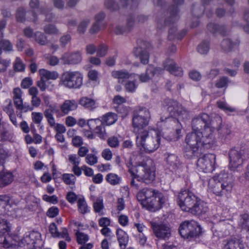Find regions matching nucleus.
<instances>
[{
    "mask_svg": "<svg viewBox=\"0 0 249 249\" xmlns=\"http://www.w3.org/2000/svg\"><path fill=\"white\" fill-rule=\"evenodd\" d=\"M163 66L165 70L175 76H181L183 74L182 69L178 66L172 59H167L163 62Z\"/></svg>",
    "mask_w": 249,
    "mask_h": 249,
    "instance_id": "21",
    "label": "nucleus"
},
{
    "mask_svg": "<svg viewBox=\"0 0 249 249\" xmlns=\"http://www.w3.org/2000/svg\"><path fill=\"white\" fill-rule=\"evenodd\" d=\"M137 21L133 15H129L126 19V27L127 31L130 32L134 28Z\"/></svg>",
    "mask_w": 249,
    "mask_h": 249,
    "instance_id": "46",
    "label": "nucleus"
},
{
    "mask_svg": "<svg viewBox=\"0 0 249 249\" xmlns=\"http://www.w3.org/2000/svg\"><path fill=\"white\" fill-rule=\"evenodd\" d=\"M233 186V176L223 171L209 180L208 191L215 195L217 200L222 201L227 199Z\"/></svg>",
    "mask_w": 249,
    "mask_h": 249,
    "instance_id": "2",
    "label": "nucleus"
},
{
    "mask_svg": "<svg viewBox=\"0 0 249 249\" xmlns=\"http://www.w3.org/2000/svg\"><path fill=\"white\" fill-rule=\"evenodd\" d=\"M86 161L90 165H94L97 162V157L93 154H88L86 157Z\"/></svg>",
    "mask_w": 249,
    "mask_h": 249,
    "instance_id": "61",
    "label": "nucleus"
},
{
    "mask_svg": "<svg viewBox=\"0 0 249 249\" xmlns=\"http://www.w3.org/2000/svg\"><path fill=\"white\" fill-rule=\"evenodd\" d=\"M38 11L41 14L46 16L45 20L47 21H52L54 18V15L50 12V10L48 8L40 7L39 8Z\"/></svg>",
    "mask_w": 249,
    "mask_h": 249,
    "instance_id": "48",
    "label": "nucleus"
},
{
    "mask_svg": "<svg viewBox=\"0 0 249 249\" xmlns=\"http://www.w3.org/2000/svg\"><path fill=\"white\" fill-rule=\"evenodd\" d=\"M208 211L207 204L198 199L197 203L194 205L189 213L193 215H201L205 214Z\"/></svg>",
    "mask_w": 249,
    "mask_h": 249,
    "instance_id": "25",
    "label": "nucleus"
},
{
    "mask_svg": "<svg viewBox=\"0 0 249 249\" xmlns=\"http://www.w3.org/2000/svg\"><path fill=\"white\" fill-rule=\"evenodd\" d=\"M44 32L48 34H58L59 32V30L57 29V28L53 24H49L48 25L45 26L44 27Z\"/></svg>",
    "mask_w": 249,
    "mask_h": 249,
    "instance_id": "54",
    "label": "nucleus"
},
{
    "mask_svg": "<svg viewBox=\"0 0 249 249\" xmlns=\"http://www.w3.org/2000/svg\"><path fill=\"white\" fill-rule=\"evenodd\" d=\"M59 112V108L56 105H50L44 110V115L50 126H53L55 124V119L53 114L58 113Z\"/></svg>",
    "mask_w": 249,
    "mask_h": 249,
    "instance_id": "22",
    "label": "nucleus"
},
{
    "mask_svg": "<svg viewBox=\"0 0 249 249\" xmlns=\"http://www.w3.org/2000/svg\"><path fill=\"white\" fill-rule=\"evenodd\" d=\"M170 17L164 21V25H168L171 23H174L178 19V9L177 6L173 5L169 7Z\"/></svg>",
    "mask_w": 249,
    "mask_h": 249,
    "instance_id": "28",
    "label": "nucleus"
},
{
    "mask_svg": "<svg viewBox=\"0 0 249 249\" xmlns=\"http://www.w3.org/2000/svg\"><path fill=\"white\" fill-rule=\"evenodd\" d=\"M152 164L153 161L149 160L146 162H142L128 170L131 178L130 185L132 187L137 189L139 188V185L135 179L138 182L146 184L151 183L154 180L155 173V169L152 166Z\"/></svg>",
    "mask_w": 249,
    "mask_h": 249,
    "instance_id": "3",
    "label": "nucleus"
},
{
    "mask_svg": "<svg viewBox=\"0 0 249 249\" xmlns=\"http://www.w3.org/2000/svg\"><path fill=\"white\" fill-rule=\"evenodd\" d=\"M6 156L5 151L0 147V172L4 170V164Z\"/></svg>",
    "mask_w": 249,
    "mask_h": 249,
    "instance_id": "60",
    "label": "nucleus"
},
{
    "mask_svg": "<svg viewBox=\"0 0 249 249\" xmlns=\"http://www.w3.org/2000/svg\"><path fill=\"white\" fill-rule=\"evenodd\" d=\"M224 249H244V247L240 240L232 237L227 241Z\"/></svg>",
    "mask_w": 249,
    "mask_h": 249,
    "instance_id": "27",
    "label": "nucleus"
},
{
    "mask_svg": "<svg viewBox=\"0 0 249 249\" xmlns=\"http://www.w3.org/2000/svg\"><path fill=\"white\" fill-rule=\"evenodd\" d=\"M108 145L112 148H117L119 145V141L115 136L109 137L107 141Z\"/></svg>",
    "mask_w": 249,
    "mask_h": 249,
    "instance_id": "57",
    "label": "nucleus"
},
{
    "mask_svg": "<svg viewBox=\"0 0 249 249\" xmlns=\"http://www.w3.org/2000/svg\"><path fill=\"white\" fill-rule=\"evenodd\" d=\"M208 30L213 34L219 33L222 36H225L227 33V30L224 26H219L216 24L210 23L207 25Z\"/></svg>",
    "mask_w": 249,
    "mask_h": 249,
    "instance_id": "34",
    "label": "nucleus"
},
{
    "mask_svg": "<svg viewBox=\"0 0 249 249\" xmlns=\"http://www.w3.org/2000/svg\"><path fill=\"white\" fill-rule=\"evenodd\" d=\"M9 231L6 221L3 220L0 221V233L8 234Z\"/></svg>",
    "mask_w": 249,
    "mask_h": 249,
    "instance_id": "63",
    "label": "nucleus"
},
{
    "mask_svg": "<svg viewBox=\"0 0 249 249\" xmlns=\"http://www.w3.org/2000/svg\"><path fill=\"white\" fill-rule=\"evenodd\" d=\"M35 36L36 41L41 45H45L48 43L47 36L41 32H36Z\"/></svg>",
    "mask_w": 249,
    "mask_h": 249,
    "instance_id": "45",
    "label": "nucleus"
},
{
    "mask_svg": "<svg viewBox=\"0 0 249 249\" xmlns=\"http://www.w3.org/2000/svg\"><path fill=\"white\" fill-rule=\"evenodd\" d=\"M177 32V28L176 27H172L169 29L168 38L169 40H174L177 39L181 40L187 33V30L183 29L179 33Z\"/></svg>",
    "mask_w": 249,
    "mask_h": 249,
    "instance_id": "32",
    "label": "nucleus"
},
{
    "mask_svg": "<svg viewBox=\"0 0 249 249\" xmlns=\"http://www.w3.org/2000/svg\"><path fill=\"white\" fill-rule=\"evenodd\" d=\"M78 104L75 100H66L60 106V110L64 115L68 114L70 111L75 110Z\"/></svg>",
    "mask_w": 249,
    "mask_h": 249,
    "instance_id": "23",
    "label": "nucleus"
},
{
    "mask_svg": "<svg viewBox=\"0 0 249 249\" xmlns=\"http://www.w3.org/2000/svg\"><path fill=\"white\" fill-rule=\"evenodd\" d=\"M78 209L82 214H85L89 212L85 198L83 197H79L77 201Z\"/></svg>",
    "mask_w": 249,
    "mask_h": 249,
    "instance_id": "40",
    "label": "nucleus"
},
{
    "mask_svg": "<svg viewBox=\"0 0 249 249\" xmlns=\"http://www.w3.org/2000/svg\"><path fill=\"white\" fill-rule=\"evenodd\" d=\"M117 120V116L116 114L108 112L103 116L102 118V122L107 125L112 124Z\"/></svg>",
    "mask_w": 249,
    "mask_h": 249,
    "instance_id": "38",
    "label": "nucleus"
},
{
    "mask_svg": "<svg viewBox=\"0 0 249 249\" xmlns=\"http://www.w3.org/2000/svg\"><path fill=\"white\" fill-rule=\"evenodd\" d=\"M3 110L8 115H11L15 113L13 104L11 100H9L8 104L3 107Z\"/></svg>",
    "mask_w": 249,
    "mask_h": 249,
    "instance_id": "62",
    "label": "nucleus"
},
{
    "mask_svg": "<svg viewBox=\"0 0 249 249\" xmlns=\"http://www.w3.org/2000/svg\"><path fill=\"white\" fill-rule=\"evenodd\" d=\"M67 200L71 204H73L77 200L78 201L77 196L73 192H69L66 195Z\"/></svg>",
    "mask_w": 249,
    "mask_h": 249,
    "instance_id": "64",
    "label": "nucleus"
},
{
    "mask_svg": "<svg viewBox=\"0 0 249 249\" xmlns=\"http://www.w3.org/2000/svg\"><path fill=\"white\" fill-rule=\"evenodd\" d=\"M239 226L249 234V213H245L240 215Z\"/></svg>",
    "mask_w": 249,
    "mask_h": 249,
    "instance_id": "37",
    "label": "nucleus"
},
{
    "mask_svg": "<svg viewBox=\"0 0 249 249\" xmlns=\"http://www.w3.org/2000/svg\"><path fill=\"white\" fill-rule=\"evenodd\" d=\"M22 92L18 88H15L13 90V101L17 109L20 111L21 113L32 111L34 107H38L41 104V99L37 96L32 97L31 105L25 103L23 104Z\"/></svg>",
    "mask_w": 249,
    "mask_h": 249,
    "instance_id": "7",
    "label": "nucleus"
},
{
    "mask_svg": "<svg viewBox=\"0 0 249 249\" xmlns=\"http://www.w3.org/2000/svg\"><path fill=\"white\" fill-rule=\"evenodd\" d=\"M13 180V176L11 172L3 171L0 172V183L1 187L10 184Z\"/></svg>",
    "mask_w": 249,
    "mask_h": 249,
    "instance_id": "30",
    "label": "nucleus"
},
{
    "mask_svg": "<svg viewBox=\"0 0 249 249\" xmlns=\"http://www.w3.org/2000/svg\"><path fill=\"white\" fill-rule=\"evenodd\" d=\"M39 73L41 77L45 80H55L58 77V73L55 71H50L45 69H41L39 71Z\"/></svg>",
    "mask_w": 249,
    "mask_h": 249,
    "instance_id": "35",
    "label": "nucleus"
},
{
    "mask_svg": "<svg viewBox=\"0 0 249 249\" xmlns=\"http://www.w3.org/2000/svg\"><path fill=\"white\" fill-rule=\"evenodd\" d=\"M16 19L18 22H23L25 20V11L22 7L18 9L16 13Z\"/></svg>",
    "mask_w": 249,
    "mask_h": 249,
    "instance_id": "52",
    "label": "nucleus"
},
{
    "mask_svg": "<svg viewBox=\"0 0 249 249\" xmlns=\"http://www.w3.org/2000/svg\"><path fill=\"white\" fill-rule=\"evenodd\" d=\"M14 69L18 71H23L25 70V65L19 58H17L14 63Z\"/></svg>",
    "mask_w": 249,
    "mask_h": 249,
    "instance_id": "56",
    "label": "nucleus"
},
{
    "mask_svg": "<svg viewBox=\"0 0 249 249\" xmlns=\"http://www.w3.org/2000/svg\"><path fill=\"white\" fill-rule=\"evenodd\" d=\"M94 132L95 134L97 135L102 140H105L107 137L105 127V124L103 123L96 125L94 129Z\"/></svg>",
    "mask_w": 249,
    "mask_h": 249,
    "instance_id": "39",
    "label": "nucleus"
},
{
    "mask_svg": "<svg viewBox=\"0 0 249 249\" xmlns=\"http://www.w3.org/2000/svg\"><path fill=\"white\" fill-rule=\"evenodd\" d=\"M120 4H119L115 0H105L104 6L108 10L111 12L118 11L120 7L123 8H126L129 7L130 9L136 7L138 5L137 2L133 0H119Z\"/></svg>",
    "mask_w": 249,
    "mask_h": 249,
    "instance_id": "16",
    "label": "nucleus"
},
{
    "mask_svg": "<svg viewBox=\"0 0 249 249\" xmlns=\"http://www.w3.org/2000/svg\"><path fill=\"white\" fill-rule=\"evenodd\" d=\"M163 105L167 107V111L171 116L166 118L167 121L178 122L179 120L185 121L190 119L189 112L177 101L166 99L164 100Z\"/></svg>",
    "mask_w": 249,
    "mask_h": 249,
    "instance_id": "6",
    "label": "nucleus"
},
{
    "mask_svg": "<svg viewBox=\"0 0 249 249\" xmlns=\"http://www.w3.org/2000/svg\"><path fill=\"white\" fill-rule=\"evenodd\" d=\"M204 11L203 6H200L199 4H194L192 8V13L193 16L196 18H199L203 15Z\"/></svg>",
    "mask_w": 249,
    "mask_h": 249,
    "instance_id": "43",
    "label": "nucleus"
},
{
    "mask_svg": "<svg viewBox=\"0 0 249 249\" xmlns=\"http://www.w3.org/2000/svg\"><path fill=\"white\" fill-rule=\"evenodd\" d=\"M214 120L221 124L222 119L216 116L213 120H211L210 116L206 113H201L196 115L192 120L191 126L193 131L197 132L202 137L205 143H214L215 139L213 134L215 127Z\"/></svg>",
    "mask_w": 249,
    "mask_h": 249,
    "instance_id": "1",
    "label": "nucleus"
},
{
    "mask_svg": "<svg viewBox=\"0 0 249 249\" xmlns=\"http://www.w3.org/2000/svg\"><path fill=\"white\" fill-rule=\"evenodd\" d=\"M138 199L141 201L143 207L153 212L160 209L166 201L162 193L150 188L143 189L138 194Z\"/></svg>",
    "mask_w": 249,
    "mask_h": 249,
    "instance_id": "4",
    "label": "nucleus"
},
{
    "mask_svg": "<svg viewBox=\"0 0 249 249\" xmlns=\"http://www.w3.org/2000/svg\"><path fill=\"white\" fill-rule=\"evenodd\" d=\"M60 59L63 64H77L82 61V54L79 51L71 53H67L62 55Z\"/></svg>",
    "mask_w": 249,
    "mask_h": 249,
    "instance_id": "18",
    "label": "nucleus"
},
{
    "mask_svg": "<svg viewBox=\"0 0 249 249\" xmlns=\"http://www.w3.org/2000/svg\"><path fill=\"white\" fill-rule=\"evenodd\" d=\"M90 23L89 19L83 20L77 27V32L80 34H84L86 31L87 28Z\"/></svg>",
    "mask_w": 249,
    "mask_h": 249,
    "instance_id": "49",
    "label": "nucleus"
},
{
    "mask_svg": "<svg viewBox=\"0 0 249 249\" xmlns=\"http://www.w3.org/2000/svg\"><path fill=\"white\" fill-rule=\"evenodd\" d=\"M136 56L139 58L141 63L143 64H146L149 62V53L145 50H142V48H137L134 51Z\"/></svg>",
    "mask_w": 249,
    "mask_h": 249,
    "instance_id": "33",
    "label": "nucleus"
},
{
    "mask_svg": "<svg viewBox=\"0 0 249 249\" xmlns=\"http://www.w3.org/2000/svg\"><path fill=\"white\" fill-rule=\"evenodd\" d=\"M163 69L160 67H155L149 65L144 73L139 75V80L142 82H147L155 75H158L163 72Z\"/></svg>",
    "mask_w": 249,
    "mask_h": 249,
    "instance_id": "19",
    "label": "nucleus"
},
{
    "mask_svg": "<svg viewBox=\"0 0 249 249\" xmlns=\"http://www.w3.org/2000/svg\"><path fill=\"white\" fill-rule=\"evenodd\" d=\"M160 138L156 135L155 137L150 136L148 132L136 137V144L142 146L146 153H151L155 151L159 147Z\"/></svg>",
    "mask_w": 249,
    "mask_h": 249,
    "instance_id": "9",
    "label": "nucleus"
},
{
    "mask_svg": "<svg viewBox=\"0 0 249 249\" xmlns=\"http://www.w3.org/2000/svg\"><path fill=\"white\" fill-rule=\"evenodd\" d=\"M116 235L120 248L124 249L128 242V236L124 231L120 229L117 230Z\"/></svg>",
    "mask_w": 249,
    "mask_h": 249,
    "instance_id": "29",
    "label": "nucleus"
},
{
    "mask_svg": "<svg viewBox=\"0 0 249 249\" xmlns=\"http://www.w3.org/2000/svg\"><path fill=\"white\" fill-rule=\"evenodd\" d=\"M215 156L212 154H206L197 160V166L203 172H212L214 168Z\"/></svg>",
    "mask_w": 249,
    "mask_h": 249,
    "instance_id": "17",
    "label": "nucleus"
},
{
    "mask_svg": "<svg viewBox=\"0 0 249 249\" xmlns=\"http://www.w3.org/2000/svg\"><path fill=\"white\" fill-rule=\"evenodd\" d=\"M112 76L118 79V82L123 83L125 80L130 78L132 74H129L125 71H114L111 73Z\"/></svg>",
    "mask_w": 249,
    "mask_h": 249,
    "instance_id": "31",
    "label": "nucleus"
},
{
    "mask_svg": "<svg viewBox=\"0 0 249 249\" xmlns=\"http://www.w3.org/2000/svg\"><path fill=\"white\" fill-rule=\"evenodd\" d=\"M150 119V112L145 107H141L133 111L132 126L133 132L136 137L148 131L146 127L149 124Z\"/></svg>",
    "mask_w": 249,
    "mask_h": 249,
    "instance_id": "5",
    "label": "nucleus"
},
{
    "mask_svg": "<svg viewBox=\"0 0 249 249\" xmlns=\"http://www.w3.org/2000/svg\"><path fill=\"white\" fill-rule=\"evenodd\" d=\"M16 203L14 200L7 195L0 196V206L5 207L7 206H13Z\"/></svg>",
    "mask_w": 249,
    "mask_h": 249,
    "instance_id": "41",
    "label": "nucleus"
},
{
    "mask_svg": "<svg viewBox=\"0 0 249 249\" xmlns=\"http://www.w3.org/2000/svg\"><path fill=\"white\" fill-rule=\"evenodd\" d=\"M154 235L159 239L168 240L171 235V229L169 224L161 222H151Z\"/></svg>",
    "mask_w": 249,
    "mask_h": 249,
    "instance_id": "14",
    "label": "nucleus"
},
{
    "mask_svg": "<svg viewBox=\"0 0 249 249\" xmlns=\"http://www.w3.org/2000/svg\"><path fill=\"white\" fill-rule=\"evenodd\" d=\"M209 43L208 42L203 41L197 47V51L201 54H206L209 50Z\"/></svg>",
    "mask_w": 249,
    "mask_h": 249,
    "instance_id": "51",
    "label": "nucleus"
},
{
    "mask_svg": "<svg viewBox=\"0 0 249 249\" xmlns=\"http://www.w3.org/2000/svg\"><path fill=\"white\" fill-rule=\"evenodd\" d=\"M229 82V79L227 77H221L215 83V86L218 88L226 87Z\"/></svg>",
    "mask_w": 249,
    "mask_h": 249,
    "instance_id": "59",
    "label": "nucleus"
},
{
    "mask_svg": "<svg viewBox=\"0 0 249 249\" xmlns=\"http://www.w3.org/2000/svg\"><path fill=\"white\" fill-rule=\"evenodd\" d=\"M239 44L240 41L238 39L232 40L230 38H226L221 42V46L224 52L228 53L231 51L234 48L238 46Z\"/></svg>",
    "mask_w": 249,
    "mask_h": 249,
    "instance_id": "24",
    "label": "nucleus"
},
{
    "mask_svg": "<svg viewBox=\"0 0 249 249\" xmlns=\"http://www.w3.org/2000/svg\"><path fill=\"white\" fill-rule=\"evenodd\" d=\"M60 84L69 89H79L83 84V76L78 71H67L61 75Z\"/></svg>",
    "mask_w": 249,
    "mask_h": 249,
    "instance_id": "12",
    "label": "nucleus"
},
{
    "mask_svg": "<svg viewBox=\"0 0 249 249\" xmlns=\"http://www.w3.org/2000/svg\"><path fill=\"white\" fill-rule=\"evenodd\" d=\"M107 181L112 185H115L120 183L121 178L117 174L109 173L106 177Z\"/></svg>",
    "mask_w": 249,
    "mask_h": 249,
    "instance_id": "42",
    "label": "nucleus"
},
{
    "mask_svg": "<svg viewBox=\"0 0 249 249\" xmlns=\"http://www.w3.org/2000/svg\"><path fill=\"white\" fill-rule=\"evenodd\" d=\"M79 104L85 108L92 110L96 108V101L94 99L87 96L81 97L79 101Z\"/></svg>",
    "mask_w": 249,
    "mask_h": 249,
    "instance_id": "26",
    "label": "nucleus"
},
{
    "mask_svg": "<svg viewBox=\"0 0 249 249\" xmlns=\"http://www.w3.org/2000/svg\"><path fill=\"white\" fill-rule=\"evenodd\" d=\"M43 114L41 112H33L32 113V119L36 124H40L43 119Z\"/></svg>",
    "mask_w": 249,
    "mask_h": 249,
    "instance_id": "55",
    "label": "nucleus"
},
{
    "mask_svg": "<svg viewBox=\"0 0 249 249\" xmlns=\"http://www.w3.org/2000/svg\"><path fill=\"white\" fill-rule=\"evenodd\" d=\"M94 210L96 213H98L100 215H104V213L102 210L104 208L103 200L101 198H98L93 203Z\"/></svg>",
    "mask_w": 249,
    "mask_h": 249,
    "instance_id": "44",
    "label": "nucleus"
},
{
    "mask_svg": "<svg viewBox=\"0 0 249 249\" xmlns=\"http://www.w3.org/2000/svg\"><path fill=\"white\" fill-rule=\"evenodd\" d=\"M20 245L32 248H39L42 246L41 234L37 231H32L26 234L21 240Z\"/></svg>",
    "mask_w": 249,
    "mask_h": 249,
    "instance_id": "15",
    "label": "nucleus"
},
{
    "mask_svg": "<svg viewBox=\"0 0 249 249\" xmlns=\"http://www.w3.org/2000/svg\"><path fill=\"white\" fill-rule=\"evenodd\" d=\"M77 241L79 244H85L89 240L88 235L80 231L76 233Z\"/></svg>",
    "mask_w": 249,
    "mask_h": 249,
    "instance_id": "53",
    "label": "nucleus"
},
{
    "mask_svg": "<svg viewBox=\"0 0 249 249\" xmlns=\"http://www.w3.org/2000/svg\"><path fill=\"white\" fill-rule=\"evenodd\" d=\"M202 137L200 134L192 131L187 134L185 138V142L189 146L190 149L186 151L188 154L186 156L188 157L197 156L200 145L206 148L211 147L214 143H205L203 142Z\"/></svg>",
    "mask_w": 249,
    "mask_h": 249,
    "instance_id": "8",
    "label": "nucleus"
},
{
    "mask_svg": "<svg viewBox=\"0 0 249 249\" xmlns=\"http://www.w3.org/2000/svg\"><path fill=\"white\" fill-rule=\"evenodd\" d=\"M178 231L183 238L191 239L199 236L202 232V229L196 221L186 220L180 224Z\"/></svg>",
    "mask_w": 249,
    "mask_h": 249,
    "instance_id": "11",
    "label": "nucleus"
},
{
    "mask_svg": "<svg viewBox=\"0 0 249 249\" xmlns=\"http://www.w3.org/2000/svg\"><path fill=\"white\" fill-rule=\"evenodd\" d=\"M62 179L65 183L67 185H74L76 178L72 174H64L62 175Z\"/></svg>",
    "mask_w": 249,
    "mask_h": 249,
    "instance_id": "47",
    "label": "nucleus"
},
{
    "mask_svg": "<svg viewBox=\"0 0 249 249\" xmlns=\"http://www.w3.org/2000/svg\"><path fill=\"white\" fill-rule=\"evenodd\" d=\"M107 46L104 44H101L97 48V56L99 57H104L107 55Z\"/></svg>",
    "mask_w": 249,
    "mask_h": 249,
    "instance_id": "50",
    "label": "nucleus"
},
{
    "mask_svg": "<svg viewBox=\"0 0 249 249\" xmlns=\"http://www.w3.org/2000/svg\"><path fill=\"white\" fill-rule=\"evenodd\" d=\"M198 199L189 190H181L178 194V204L182 211L189 213L194 205L197 203Z\"/></svg>",
    "mask_w": 249,
    "mask_h": 249,
    "instance_id": "13",
    "label": "nucleus"
},
{
    "mask_svg": "<svg viewBox=\"0 0 249 249\" xmlns=\"http://www.w3.org/2000/svg\"><path fill=\"white\" fill-rule=\"evenodd\" d=\"M216 128L218 132L219 138L221 139H226L231 133V127L227 124L218 127L215 126V128Z\"/></svg>",
    "mask_w": 249,
    "mask_h": 249,
    "instance_id": "36",
    "label": "nucleus"
},
{
    "mask_svg": "<svg viewBox=\"0 0 249 249\" xmlns=\"http://www.w3.org/2000/svg\"><path fill=\"white\" fill-rule=\"evenodd\" d=\"M167 168L173 172H178L181 170L182 163L178 157L172 154H168L166 157Z\"/></svg>",
    "mask_w": 249,
    "mask_h": 249,
    "instance_id": "20",
    "label": "nucleus"
},
{
    "mask_svg": "<svg viewBox=\"0 0 249 249\" xmlns=\"http://www.w3.org/2000/svg\"><path fill=\"white\" fill-rule=\"evenodd\" d=\"M137 88L136 82L134 81H128L125 84V90L129 92H133Z\"/></svg>",
    "mask_w": 249,
    "mask_h": 249,
    "instance_id": "58",
    "label": "nucleus"
},
{
    "mask_svg": "<svg viewBox=\"0 0 249 249\" xmlns=\"http://www.w3.org/2000/svg\"><path fill=\"white\" fill-rule=\"evenodd\" d=\"M229 168L235 171L242 165L244 161L249 159V149H231L229 153Z\"/></svg>",
    "mask_w": 249,
    "mask_h": 249,
    "instance_id": "10",
    "label": "nucleus"
}]
</instances>
